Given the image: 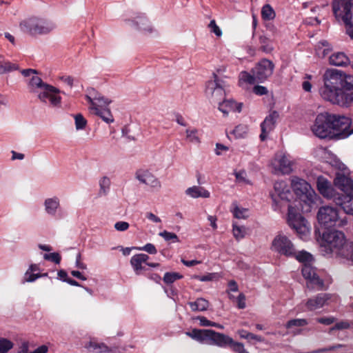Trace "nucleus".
<instances>
[{"instance_id":"nucleus-1","label":"nucleus","mask_w":353,"mask_h":353,"mask_svg":"<svg viewBox=\"0 0 353 353\" xmlns=\"http://www.w3.org/2000/svg\"><path fill=\"white\" fill-rule=\"evenodd\" d=\"M274 68V63L272 61L265 58L262 59L251 70V73L246 71L240 72L239 84L243 86L244 84L263 83L272 75Z\"/></svg>"},{"instance_id":"nucleus-2","label":"nucleus","mask_w":353,"mask_h":353,"mask_svg":"<svg viewBox=\"0 0 353 353\" xmlns=\"http://www.w3.org/2000/svg\"><path fill=\"white\" fill-rule=\"evenodd\" d=\"M28 86L30 92L37 94L38 99L42 103H46L47 99H49L50 103L54 106L61 103V97L57 95L59 90L55 87L43 82L39 77L32 76L28 81Z\"/></svg>"},{"instance_id":"nucleus-3","label":"nucleus","mask_w":353,"mask_h":353,"mask_svg":"<svg viewBox=\"0 0 353 353\" xmlns=\"http://www.w3.org/2000/svg\"><path fill=\"white\" fill-rule=\"evenodd\" d=\"M332 10L336 19L344 23L346 34L353 39V0H334Z\"/></svg>"},{"instance_id":"nucleus-4","label":"nucleus","mask_w":353,"mask_h":353,"mask_svg":"<svg viewBox=\"0 0 353 353\" xmlns=\"http://www.w3.org/2000/svg\"><path fill=\"white\" fill-rule=\"evenodd\" d=\"M20 30L30 36L47 34L55 28V24L46 19L32 16L19 23Z\"/></svg>"},{"instance_id":"nucleus-5","label":"nucleus","mask_w":353,"mask_h":353,"mask_svg":"<svg viewBox=\"0 0 353 353\" xmlns=\"http://www.w3.org/2000/svg\"><path fill=\"white\" fill-rule=\"evenodd\" d=\"M346 243L343 232L338 230H327L323 232L321 245L327 254L335 253L343 255L342 252Z\"/></svg>"},{"instance_id":"nucleus-6","label":"nucleus","mask_w":353,"mask_h":353,"mask_svg":"<svg viewBox=\"0 0 353 353\" xmlns=\"http://www.w3.org/2000/svg\"><path fill=\"white\" fill-rule=\"evenodd\" d=\"M322 98L333 104L347 107L353 102V92L346 93L341 89L323 85L320 90Z\"/></svg>"},{"instance_id":"nucleus-7","label":"nucleus","mask_w":353,"mask_h":353,"mask_svg":"<svg viewBox=\"0 0 353 353\" xmlns=\"http://www.w3.org/2000/svg\"><path fill=\"white\" fill-rule=\"evenodd\" d=\"M317 219L319 223L325 228L332 226L341 227L347 223L345 219L339 218V212L336 208L326 205L319 208Z\"/></svg>"},{"instance_id":"nucleus-8","label":"nucleus","mask_w":353,"mask_h":353,"mask_svg":"<svg viewBox=\"0 0 353 353\" xmlns=\"http://www.w3.org/2000/svg\"><path fill=\"white\" fill-rule=\"evenodd\" d=\"M291 185L295 194L300 196L301 199L308 206V209L306 210H309L310 205L314 202L316 196L310 184L298 176H292L291 179Z\"/></svg>"},{"instance_id":"nucleus-9","label":"nucleus","mask_w":353,"mask_h":353,"mask_svg":"<svg viewBox=\"0 0 353 353\" xmlns=\"http://www.w3.org/2000/svg\"><path fill=\"white\" fill-rule=\"evenodd\" d=\"M288 222L299 235L301 239H306L310 234V225L305 218L291 205H288Z\"/></svg>"},{"instance_id":"nucleus-10","label":"nucleus","mask_w":353,"mask_h":353,"mask_svg":"<svg viewBox=\"0 0 353 353\" xmlns=\"http://www.w3.org/2000/svg\"><path fill=\"white\" fill-rule=\"evenodd\" d=\"M331 121V114L321 113L318 114L311 127L314 134L320 139L333 138Z\"/></svg>"},{"instance_id":"nucleus-11","label":"nucleus","mask_w":353,"mask_h":353,"mask_svg":"<svg viewBox=\"0 0 353 353\" xmlns=\"http://www.w3.org/2000/svg\"><path fill=\"white\" fill-rule=\"evenodd\" d=\"M331 120L333 137L345 139L353 133V128L350 130L351 119L349 117L339 114H331Z\"/></svg>"},{"instance_id":"nucleus-12","label":"nucleus","mask_w":353,"mask_h":353,"mask_svg":"<svg viewBox=\"0 0 353 353\" xmlns=\"http://www.w3.org/2000/svg\"><path fill=\"white\" fill-rule=\"evenodd\" d=\"M186 334L194 340L201 343L214 345L219 346L222 333L215 332L213 330H199L193 329L191 332H186Z\"/></svg>"},{"instance_id":"nucleus-13","label":"nucleus","mask_w":353,"mask_h":353,"mask_svg":"<svg viewBox=\"0 0 353 353\" xmlns=\"http://www.w3.org/2000/svg\"><path fill=\"white\" fill-rule=\"evenodd\" d=\"M271 249L287 257L293 256L296 254V249L292 242L282 234H279L274 237L272 242Z\"/></svg>"},{"instance_id":"nucleus-14","label":"nucleus","mask_w":353,"mask_h":353,"mask_svg":"<svg viewBox=\"0 0 353 353\" xmlns=\"http://www.w3.org/2000/svg\"><path fill=\"white\" fill-rule=\"evenodd\" d=\"M293 164L289 155L283 152L276 153L271 162L272 172L275 174H289L293 170Z\"/></svg>"},{"instance_id":"nucleus-15","label":"nucleus","mask_w":353,"mask_h":353,"mask_svg":"<svg viewBox=\"0 0 353 353\" xmlns=\"http://www.w3.org/2000/svg\"><path fill=\"white\" fill-rule=\"evenodd\" d=\"M339 172L336 173L334 180V185L344 194L353 193V180L349 176V172L346 166L340 163L339 164Z\"/></svg>"},{"instance_id":"nucleus-16","label":"nucleus","mask_w":353,"mask_h":353,"mask_svg":"<svg viewBox=\"0 0 353 353\" xmlns=\"http://www.w3.org/2000/svg\"><path fill=\"white\" fill-rule=\"evenodd\" d=\"M302 274L307 281V285L308 288L316 289L317 290H323L327 289L323 280L318 276L315 268L310 264L303 265Z\"/></svg>"},{"instance_id":"nucleus-17","label":"nucleus","mask_w":353,"mask_h":353,"mask_svg":"<svg viewBox=\"0 0 353 353\" xmlns=\"http://www.w3.org/2000/svg\"><path fill=\"white\" fill-rule=\"evenodd\" d=\"M85 97L88 101L91 104V109L93 112L98 111V110L100 109L107 108L112 102L111 100L97 92L94 88L88 90V94Z\"/></svg>"},{"instance_id":"nucleus-18","label":"nucleus","mask_w":353,"mask_h":353,"mask_svg":"<svg viewBox=\"0 0 353 353\" xmlns=\"http://www.w3.org/2000/svg\"><path fill=\"white\" fill-rule=\"evenodd\" d=\"M274 192L271 194L273 201L276 204L278 198L282 201H289L292 196L290 188L284 181H276L274 184Z\"/></svg>"},{"instance_id":"nucleus-19","label":"nucleus","mask_w":353,"mask_h":353,"mask_svg":"<svg viewBox=\"0 0 353 353\" xmlns=\"http://www.w3.org/2000/svg\"><path fill=\"white\" fill-rule=\"evenodd\" d=\"M332 297V295L328 293H319L308 299L305 303V307L309 311L321 309L327 305Z\"/></svg>"},{"instance_id":"nucleus-20","label":"nucleus","mask_w":353,"mask_h":353,"mask_svg":"<svg viewBox=\"0 0 353 353\" xmlns=\"http://www.w3.org/2000/svg\"><path fill=\"white\" fill-rule=\"evenodd\" d=\"M279 117V112L276 110H273L265 118L264 121L261 124V133L260 134V139L261 141L265 140L268 134L274 129Z\"/></svg>"},{"instance_id":"nucleus-21","label":"nucleus","mask_w":353,"mask_h":353,"mask_svg":"<svg viewBox=\"0 0 353 353\" xmlns=\"http://www.w3.org/2000/svg\"><path fill=\"white\" fill-rule=\"evenodd\" d=\"M136 179L141 183H144L152 188L160 189L161 182L148 170H139L135 174Z\"/></svg>"},{"instance_id":"nucleus-22","label":"nucleus","mask_w":353,"mask_h":353,"mask_svg":"<svg viewBox=\"0 0 353 353\" xmlns=\"http://www.w3.org/2000/svg\"><path fill=\"white\" fill-rule=\"evenodd\" d=\"M343 72L334 70L328 69L323 74V83L325 85L332 88L340 89V84H341V78Z\"/></svg>"},{"instance_id":"nucleus-23","label":"nucleus","mask_w":353,"mask_h":353,"mask_svg":"<svg viewBox=\"0 0 353 353\" xmlns=\"http://www.w3.org/2000/svg\"><path fill=\"white\" fill-rule=\"evenodd\" d=\"M219 347H230L235 353H249L243 343L234 341L230 336L223 334Z\"/></svg>"},{"instance_id":"nucleus-24","label":"nucleus","mask_w":353,"mask_h":353,"mask_svg":"<svg viewBox=\"0 0 353 353\" xmlns=\"http://www.w3.org/2000/svg\"><path fill=\"white\" fill-rule=\"evenodd\" d=\"M149 256L145 254H137L132 256L130 264L137 275H139L145 267L143 264H146Z\"/></svg>"},{"instance_id":"nucleus-25","label":"nucleus","mask_w":353,"mask_h":353,"mask_svg":"<svg viewBox=\"0 0 353 353\" xmlns=\"http://www.w3.org/2000/svg\"><path fill=\"white\" fill-rule=\"evenodd\" d=\"M316 186L319 192L325 197L332 198L333 196V188L330 182L324 176H320L316 180Z\"/></svg>"},{"instance_id":"nucleus-26","label":"nucleus","mask_w":353,"mask_h":353,"mask_svg":"<svg viewBox=\"0 0 353 353\" xmlns=\"http://www.w3.org/2000/svg\"><path fill=\"white\" fill-rule=\"evenodd\" d=\"M334 200L336 203L340 205L346 214L353 215V192L335 198Z\"/></svg>"},{"instance_id":"nucleus-27","label":"nucleus","mask_w":353,"mask_h":353,"mask_svg":"<svg viewBox=\"0 0 353 353\" xmlns=\"http://www.w3.org/2000/svg\"><path fill=\"white\" fill-rule=\"evenodd\" d=\"M242 103H236L232 99L223 100L222 102H219V110L225 115H228L230 112H240L242 110Z\"/></svg>"},{"instance_id":"nucleus-28","label":"nucleus","mask_w":353,"mask_h":353,"mask_svg":"<svg viewBox=\"0 0 353 353\" xmlns=\"http://www.w3.org/2000/svg\"><path fill=\"white\" fill-rule=\"evenodd\" d=\"M216 83H207L205 92L208 96H211L214 102H220L225 97V90L217 88Z\"/></svg>"},{"instance_id":"nucleus-29","label":"nucleus","mask_w":353,"mask_h":353,"mask_svg":"<svg viewBox=\"0 0 353 353\" xmlns=\"http://www.w3.org/2000/svg\"><path fill=\"white\" fill-rule=\"evenodd\" d=\"M185 194L191 198H204L207 199L210 196V193L208 190L202 186L194 185L186 189Z\"/></svg>"},{"instance_id":"nucleus-30","label":"nucleus","mask_w":353,"mask_h":353,"mask_svg":"<svg viewBox=\"0 0 353 353\" xmlns=\"http://www.w3.org/2000/svg\"><path fill=\"white\" fill-rule=\"evenodd\" d=\"M45 210L50 215H55L60 206V200L57 196L48 198L44 201Z\"/></svg>"},{"instance_id":"nucleus-31","label":"nucleus","mask_w":353,"mask_h":353,"mask_svg":"<svg viewBox=\"0 0 353 353\" xmlns=\"http://www.w3.org/2000/svg\"><path fill=\"white\" fill-rule=\"evenodd\" d=\"M329 61L331 65L336 66H346L350 63V59L343 52L334 53Z\"/></svg>"},{"instance_id":"nucleus-32","label":"nucleus","mask_w":353,"mask_h":353,"mask_svg":"<svg viewBox=\"0 0 353 353\" xmlns=\"http://www.w3.org/2000/svg\"><path fill=\"white\" fill-rule=\"evenodd\" d=\"M134 25L140 31L144 34L151 33L152 28L145 16H139L134 21Z\"/></svg>"},{"instance_id":"nucleus-33","label":"nucleus","mask_w":353,"mask_h":353,"mask_svg":"<svg viewBox=\"0 0 353 353\" xmlns=\"http://www.w3.org/2000/svg\"><path fill=\"white\" fill-rule=\"evenodd\" d=\"M134 25L140 31L144 34L151 33L152 28L145 16H139L134 21Z\"/></svg>"},{"instance_id":"nucleus-34","label":"nucleus","mask_w":353,"mask_h":353,"mask_svg":"<svg viewBox=\"0 0 353 353\" xmlns=\"http://www.w3.org/2000/svg\"><path fill=\"white\" fill-rule=\"evenodd\" d=\"M273 40L274 39L265 34L260 35L259 38L260 49L265 53L272 52L274 50V48L272 45Z\"/></svg>"},{"instance_id":"nucleus-35","label":"nucleus","mask_w":353,"mask_h":353,"mask_svg":"<svg viewBox=\"0 0 353 353\" xmlns=\"http://www.w3.org/2000/svg\"><path fill=\"white\" fill-rule=\"evenodd\" d=\"M89 351L94 353H102L108 351V347L103 343H99L96 340H90L85 345Z\"/></svg>"},{"instance_id":"nucleus-36","label":"nucleus","mask_w":353,"mask_h":353,"mask_svg":"<svg viewBox=\"0 0 353 353\" xmlns=\"http://www.w3.org/2000/svg\"><path fill=\"white\" fill-rule=\"evenodd\" d=\"M341 80L340 89L344 92L352 93L353 92V77L343 72Z\"/></svg>"},{"instance_id":"nucleus-37","label":"nucleus","mask_w":353,"mask_h":353,"mask_svg":"<svg viewBox=\"0 0 353 353\" xmlns=\"http://www.w3.org/2000/svg\"><path fill=\"white\" fill-rule=\"evenodd\" d=\"M188 304L194 312L205 311L209 307L208 301L203 298H199L195 301L190 302Z\"/></svg>"},{"instance_id":"nucleus-38","label":"nucleus","mask_w":353,"mask_h":353,"mask_svg":"<svg viewBox=\"0 0 353 353\" xmlns=\"http://www.w3.org/2000/svg\"><path fill=\"white\" fill-rule=\"evenodd\" d=\"M248 133V127L244 124H239L233 129L230 134L234 135L235 139H244Z\"/></svg>"},{"instance_id":"nucleus-39","label":"nucleus","mask_w":353,"mask_h":353,"mask_svg":"<svg viewBox=\"0 0 353 353\" xmlns=\"http://www.w3.org/2000/svg\"><path fill=\"white\" fill-rule=\"evenodd\" d=\"M276 17L275 11L270 4L264 5L261 8V17L265 21L273 20Z\"/></svg>"},{"instance_id":"nucleus-40","label":"nucleus","mask_w":353,"mask_h":353,"mask_svg":"<svg viewBox=\"0 0 353 353\" xmlns=\"http://www.w3.org/2000/svg\"><path fill=\"white\" fill-rule=\"evenodd\" d=\"M94 113L101 117L103 121L107 123H110L114 121L113 116L108 108L98 110V111H94Z\"/></svg>"},{"instance_id":"nucleus-41","label":"nucleus","mask_w":353,"mask_h":353,"mask_svg":"<svg viewBox=\"0 0 353 353\" xmlns=\"http://www.w3.org/2000/svg\"><path fill=\"white\" fill-rule=\"evenodd\" d=\"M19 69L18 65L10 61L0 62V74L10 72Z\"/></svg>"},{"instance_id":"nucleus-42","label":"nucleus","mask_w":353,"mask_h":353,"mask_svg":"<svg viewBox=\"0 0 353 353\" xmlns=\"http://www.w3.org/2000/svg\"><path fill=\"white\" fill-rule=\"evenodd\" d=\"M232 232L234 237L237 240H240L245 237L246 234V228L244 226H239L236 223H232Z\"/></svg>"},{"instance_id":"nucleus-43","label":"nucleus","mask_w":353,"mask_h":353,"mask_svg":"<svg viewBox=\"0 0 353 353\" xmlns=\"http://www.w3.org/2000/svg\"><path fill=\"white\" fill-rule=\"evenodd\" d=\"M292 257H295L299 261L303 264H310V262L312 261V256L305 251L299 252L296 251V254L293 255Z\"/></svg>"},{"instance_id":"nucleus-44","label":"nucleus","mask_w":353,"mask_h":353,"mask_svg":"<svg viewBox=\"0 0 353 353\" xmlns=\"http://www.w3.org/2000/svg\"><path fill=\"white\" fill-rule=\"evenodd\" d=\"M183 278V275L177 272H166L163 276V281L166 284H172L176 280Z\"/></svg>"},{"instance_id":"nucleus-45","label":"nucleus","mask_w":353,"mask_h":353,"mask_svg":"<svg viewBox=\"0 0 353 353\" xmlns=\"http://www.w3.org/2000/svg\"><path fill=\"white\" fill-rule=\"evenodd\" d=\"M159 235L164 239L165 241L170 243H178L179 242V239L178 236L170 232H168L167 230H164L161 232Z\"/></svg>"},{"instance_id":"nucleus-46","label":"nucleus","mask_w":353,"mask_h":353,"mask_svg":"<svg viewBox=\"0 0 353 353\" xmlns=\"http://www.w3.org/2000/svg\"><path fill=\"white\" fill-rule=\"evenodd\" d=\"M198 130L196 128H188L185 131L187 139L192 143H200V139L197 135Z\"/></svg>"},{"instance_id":"nucleus-47","label":"nucleus","mask_w":353,"mask_h":353,"mask_svg":"<svg viewBox=\"0 0 353 353\" xmlns=\"http://www.w3.org/2000/svg\"><path fill=\"white\" fill-rule=\"evenodd\" d=\"M14 346V343L5 338L0 339V353H7Z\"/></svg>"},{"instance_id":"nucleus-48","label":"nucleus","mask_w":353,"mask_h":353,"mask_svg":"<svg viewBox=\"0 0 353 353\" xmlns=\"http://www.w3.org/2000/svg\"><path fill=\"white\" fill-rule=\"evenodd\" d=\"M307 324V321L305 319H295L290 320L286 324V327L290 328L292 327H303Z\"/></svg>"},{"instance_id":"nucleus-49","label":"nucleus","mask_w":353,"mask_h":353,"mask_svg":"<svg viewBox=\"0 0 353 353\" xmlns=\"http://www.w3.org/2000/svg\"><path fill=\"white\" fill-rule=\"evenodd\" d=\"M110 180L107 176H103L99 181L100 194H105L109 190Z\"/></svg>"},{"instance_id":"nucleus-50","label":"nucleus","mask_w":353,"mask_h":353,"mask_svg":"<svg viewBox=\"0 0 353 353\" xmlns=\"http://www.w3.org/2000/svg\"><path fill=\"white\" fill-rule=\"evenodd\" d=\"M266 30L268 31L267 35L274 39L279 34V32L276 26L272 23H268L265 25Z\"/></svg>"},{"instance_id":"nucleus-51","label":"nucleus","mask_w":353,"mask_h":353,"mask_svg":"<svg viewBox=\"0 0 353 353\" xmlns=\"http://www.w3.org/2000/svg\"><path fill=\"white\" fill-rule=\"evenodd\" d=\"M74 120L77 130H83L85 128L87 121L81 114L75 115Z\"/></svg>"},{"instance_id":"nucleus-52","label":"nucleus","mask_w":353,"mask_h":353,"mask_svg":"<svg viewBox=\"0 0 353 353\" xmlns=\"http://www.w3.org/2000/svg\"><path fill=\"white\" fill-rule=\"evenodd\" d=\"M43 258L45 260L52 261L56 264H59L61 259V257L58 252L45 254L43 255Z\"/></svg>"},{"instance_id":"nucleus-53","label":"nucleus","mask_w":353,"mask_h":353,"mask_svg":"<svg viewBox=\"0 0 353 353\" xmlns=\"http://www.w3.org/2000/svg\"><path fill=\"white\" fill-rule=\"evenodd\" d=\"M213 77H214V80L209 81L208 83H216V87H217V88L221 87L223 90H225V88L228 86L227 82L221 77H217V74L215 73H213Z\"/></svg>"},{"instance_id":"nucleus-54","label":"nucleus","mask_w":353,"mask_h":353,"mask_svg":"<svg viewBox=\"0 0 353 353\" xmlns=\"http://www.w3.org/2000/svg\"><path fill=\"white\" fill-rule=\"evenodd\" d=\"M248 210L236 207L233 210L234 216L236 219H246L248 217Z\"/></svg>"},{"instance_id":"nucleus-55","label":"nucleus","mask_w":353,"mask_h":353,"mask_svg":"<svg viewBox=\"0 0 353 353\" xmlns=\"http://www.w3.org/2000/svg\"><path fill=\"white\" fill-rule=\"evenodd\" d=\"M234 175L236 176V179L238 182L244 183H250V181L246 179L247 174L245 171L241 170L239 172H235Z\"/></svg>"},{"instance_id":"nucleus-56","label":"nucleus","mask_w":353,"mask_h":353,"mask_svg":"<svg viewBox=\"0 0 353 353\" xmlns=\"http://www.w3.org/2000/svg\"><path fill=\"white\" fill-rule=\"evenodd\" d=\"M312 75L310 74H305L304 77V81L302 83V88L305 92H311L312 90V84L310 82V80L312 79Z\"/></svg>"},{"instance_id":"nucleus-57","label":"nucleus","mask_w":353,"mask_h":353,"mask_svg":"<svg viewBox=\"0 0 353 353\" xmlns=\"http://www.w3.org/2000/svg\"><path fill=\"white\" fill-rule=\"evenodd\" d=\"M208 27L210 28V31L214 32L217 37H220L222 34V31L216 25L215 20H211Z\"/></svg>"},{"instance_id":"nucleus-58","label":"nucleus","mask_w":353,"mask_h":353,"mask_svg":"<svg viewBox=\"0 0 353 353\" xmlns=\"http://www.w3.org/2000/svg\"><path fill=\"white\" fill-rule=\"evenodd\" d=\"M215 277V274L208 273L206 275L199 276V275H193L192 276V279L199 280L200 281H212Z\"/></svg>"},{"instance_id":"nucleus-59","label":"nucleus","mask_w":353,"mask_h":353,"mask_svg":"<svg viewBox=\"0 0 353 353\" xmlns=\"http://www.w3.org/2000/svg\"><path fill=\"white\" fill-rule=\"evenodd\" d=\"M139 250L145 251L146 252H148L150 254H155L157 253V248H155V246L153 244H152L150 243L145 244L142 248H139Z\"/></svg>"},{"instance_id":"nucleus-60","label":"nucleus","mask_w":353,"mask_h":353,"mask_svg":"<svg viewBox=\"0 0 353 353\" xmlns=\"http://www.w3.org/2000/svg\"><path fill=\"white\" fill-rule=\"evenodd\" d=\"M129 223L125 221H118L114 224V228L119 232L126 231L129 228Z\"/></svg>"},{"instance_id":"nucleus-61","label":"nucleus","mask_w":353,"mask_h":353,"mask_svg":"<svg viewBox=\"0 0 353 353\" xmlns=\"http://www.w3.org/2000/svg\"><path fill=\"white\" fill-rule=\"evenodd\" d=\"M268 89L265 86L263 85H255L253 88V92L259 96L265 95L268 93Z\"/></svg>"},{"instance_id":"nucleus-62","label":"nucleus","mask_w":353,"mask_h":353,"mask_svg":"<svg viewBox=\"0 0 353 353\" xmlns=\"http://www.w3.org/2000/svg\"><path fill=\"white\" fill-rule=\"evenodd\" d=\"M335 321L334 317H323L317 319V322L324 325H331Z\"/></svg>"},{"instance_id":"nucleus-63","label":"nucleus","mask_w":353,"mask_h":353,"mask_svg":"<svg viewBox=\"0 0 353 353\" xmlns=\"http://www.w3.org/2000/svg\"><path fill=\"white\" fill-rule=\"evenodd\" d=\"M351 327L350 324L347 321L337 323L332 330H343Z\"/></svg>"},{"instance_id":"nucleus-64","label":"nucleus","mask_w":353,"mask_h":353,"mask_svg":"<svg viewBox=\"0 0 353 353\" xmlns=\"http://www.w3.org/2000/svg\"><path fill=\"white\" fill-rule=\"evenodd\" d=\"M238 307L243 309L245 307V296L243 294H240L237 297Z\"/></svg>"}]
</instances>
